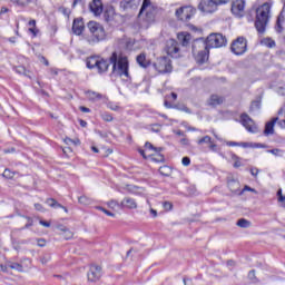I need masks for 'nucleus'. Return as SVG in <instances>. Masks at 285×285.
<instances>
[{
    "mask_svg": "<svg viewBox=\"0 0 285 285\" xmlns=\"http://www.w3.org/2000/svg\"><path fill=\"white\" fill-rule=\"evenodd\" d=\"M36 210H40V213H46V208L41 204H35Z\"/></svg>",
    "mask_w": 285,
    "mask_h": 285,
    "instance_id": "8fccbe9b",
    "label": "nucleus"
},
{
    "mask_svg": "<svg viewBox=\"0 0 285 285\" xmlns=\"http://www.w3.org/2000/svg\"><path fill=\"white\" fill-rule=\"evenodd\" d=\"M147 23H153L155 21V6L150 2V0H144L142 6L139 11V17H144Z\"/></svg>",
    "mask_w": 285,
    "mask_h": 285,
    "instance_id": "0eeeda50",
    "label": "nucleus"
},
{
    "mask_svg": "<svg viewBox=\"0 0 285 285\" xmlns=\"http://www.w3.org/2000/svg\"><path fill=\"white\" fill-rule=\"evenodd\" d=\"M86 26H83V20L80 18H77L73 20L72 24V32L76 33L78 37L83 35Z\"/></svg>",
    "mask_w": 285,
    "mask_h": 285,
    "instance_id": "6ab92c4d",
    "label": "nucleus"
},
{
    "mask_svg": "<svg viewBox=\"0 0 285 285\" xmlns=\"http://www.w3.org/2000/svg\"><path fill=\"white\" fill-rule=\"evenodd\" d=\"M3 177H6V179H12L14 177V171H11L10 169H4Z\"/></svg>",
    "mask_w": 285,
    "mask_h": 285,
    "instance_id": "e433bc0d",
    "label": "nucleus"
},
{
    "mask_svg": "<svg viewBox=\"0 0 285 285\" xmlns=\"http://www.w3.org/2000/svg\"><path fill=\"white\" fill-rule=\"evenodd\" d=\"M136 61L140 68H148L150 66V61L146 59V53H140L137 56Z\"/></svg>",
    "mask_w": 285,
    "mask_h": 285,
    "instance_id": "b1692460",
    "label": "nucleus"
},
{
    "mask_svg": "<svg viewBox=\"0 0 285 285\" xmlns=\"http://www.w3.org/2000/svg\"><path fill=\"white\" fill-rule=\"evenodd\" d=\"M17 149H14V147L10 148V149H4L3 153L4 155H10V153H16Z\"/></svg>",
    "mask_w": 285,
    "mask_h": 285,
    "instance_id": "6e6d98bb",
    "label": "nucleus"
},
{
    "mask_svg": "<svg viewBox=\"0 0 285 285\" xmlns=\"http://www.w3.org/2000/svg\"><path fill=\"white\" fill-rule=\"evenodd\" d=\"M240 121L244 126V128H246V130H248V132H257V125H255V122L253 121V119H250V117L246 114H243L240 116Z\"/></svg>",
    "mask_w": 285,
    "mask_h": 285,
    "instance_id": "2eb2a0df",
    "label": "nucleus"
},
{
    "mask_svg": "<svg viewBox=\"0 0 285 285\" xmlns=\"http://www.w3.org/2000/svg\"><path fill=\"white\" fill-rule=\"evenodd\" d=\"M98 210H101L102 213H105V215H107L108 217H115V214H112L111 212H109L108 209L104 208V207H98Z\"/></svg>",
    "mask_w": 285,
    "mask_h": 285,
    "instance_id": "37998d69",
    "label": "nucleus"
},
{
    "mask_svg": "<svg viewBox=\"0 0 285 285\" xmlns=\"http://www.w3.org/2000/svg\"><path fill=\"white\" fill-rule=\"evenodd\" d=\"M277 121H279V117L273 118L271 121H268L265 125L264 135H273L275 132V124H277Z\"/></svg>",
    "mask_w": 285,
    "mask_h": 285,
    "instance_id": "aec40b11",
    "label": "nucleus"
},
{
    "mask_svg": "<svg viewBox=\"0 0 285 285\" xmlns=\"http://www.w3.org/2000/svg\"><path fill=\"white\" fill-rule=\"evenodd\" d=\"M78 202L79 204H82V206H89V204H91V200L88 198V196H80Z\"/></svg>",
    "mask_w": 285,
    "mask_h": 285,
    "instance_id": "473e14b6",
    "label": "nucleus"
},
{
    "mask_svg": "<svg viewBox=\"0 0 285 285\" xmlns=\"http://www.w3.org/2000/svg\"><path fill=\"white\" fill-rule=\"evenodd\" d=\"M146 150H153L155 154H149V157H151L153 161H164V155L159 154L161 153V148L154 147L153 144L146 142L145 144Z\"/></svg>",
    "mask_w": 285,
    "mask_h": 285,
    "instance_id": "dca6fc26",
    "label": "nucleus"
},
{
    "mask_svg": "<svg viewBox=\"0 0 285 285\" xmlns=\"http://www.w3.org/2000/svg\"><path fill=\"white\" fill-rule=\"evenodd\" d=\"M18 6H28L30 3V0H17Z\"/></svg>",
    "mask_w": 285,
    "mask_h": 285,
    "instance_id": "603ef678",
    "label": "nucleus"
},
{
    "mask_svg": "<svg viewBox=\"0 0 285 285\" xmlns=\"http://www.w3.org/2000/svg\"><path fill=\"white\" fill-rule=\"evenodd\" d=\"M16 72L18 75H24L26 77H30V75H28V71L26 70V67L23 66L16 67Z\"/></svg>",
    "mask_w": 285,
    "mask_h": 285,
    "instance_id": "f704fd0d",
    "label": "nucleus"
},
{
    "mask_svg": "<svg viewBox=\"0 0 285 285\" xmlns=\"http://www.w3.org/2000/svg\"><path fill=\"white\" fill-rule=\"evenodd\" d=\"M161 130V125L156 124L151 126V132H159Z\"/></svg>",
    "mask_w": 285,
    "mask_h": 285,
    "instance_id": "c03bdc74",
    "label": "nucleus"
},
{
    "mask_svg": "<svg viewBox=\"0 0 285 285\" xmlns=\"http://www.w3.org/2000/svg\"><path fill=\"white\" fill-rule=\"evenodd\" d=\"M165 52L168 55V57L177 59V57H179V42H177L175 39L167 40Z\"/></svg>",
    "mask_w": 285,
    "mask_h": 285,
    "instance_id": "9b49d317",
    "label": "nucleus"
},
{
    "mask_svg": "<svg viewBox=\"0 0 285 285\" xmlns=\"http://www.w3.org/2000/svg\"><path fill=\"white\" fill-rule=\"evenodd\" d=\"M59 230L62 232V237H65L66 239H72V232H70V229H66L63 227H58Z\"/></svg>",
    "mask_w": 285,
    "mask_h": 285,
    "instance_id": "7c9ffc66",
    "label": "nucleus"
},
{
    "mask_svg": "<svg viewBox=\"0 0 285 285\" xmlns=\"http://www.w3.org/2000/svg\"><path fill=\"white\" fill-rule=\"evenodd\" d=\"M248 278H249V279H255V271H250V272L248 273Z\"/></svg>",
    "mask_w": 285,
    "mask_h": 285,
    "instance_id": "052dcab7",
    "label": "nucleus"
},
{
    "mask_svg": "<svg viewBox=\"0 0 285 285\" xmlns=\"http://www.w3.org/2000/svg\"><path fill=\"white\" fill-rule=\"evenodd\" d=\"M244 190H248L249 193H257V190H255V189H253V188H250L248 186L244 187L243 193H244Z\"/></svg>",
    "mask_w": 285,
    "mask_h": 285,
    "instance_id": "13d9d810",
    "label": "nucleus"
},
{
    "mask_svg": "<svg viewBox=\"0 0 285 285\" xmlns=\"http://www.w3.org/2000/svg\"><path fill=\"white\" fill-rule=\"evenodd\" d=\"M46 204H48V206H50L51 208H63V205L59 204L56 199L53 198H48L46 200Z\"/></svg>",
    "mask_w": 285,
    "mask_h": 285,
    "instance_id": "cd10ccee",
    "label": "nucleus"
},
{
    "mask_svg": "<svg viewBox=\"0 0 285 285\" xmlns=\"http://www.w3.org/2000/svg\"><path fill=\"white\" fill-rule=\"evenodd\" d=\"M209 150H212V153H217V145L215 142H209Z\"/></svg>",
    "mask_w": 285,
    "mask_h": 285,
    "instance_id": "09e8293b",
    "label": "nucleus"
},
{
    "mask_svg": "<svg viewBox=\"0 0 285 285\" xmlns=\"http://www.w3.org/2000/svg\"><path fill=\"white\" fill-rule=\"evenodd\" d=\"M224 104V97L219 95H212L208 99L209 106H222Z\"/></svg>",
    "mask_w": 285,
    "mask_h": 285,
    "instance_id": "4be33fe9",
    "label": "nucleus"
},
{
    "mask_svg": "<svg viewBox=\"0 0 285 285\" xmlns=\"http://www.w3.org/2000/svg\"><path fill=\"white\" fill-rule=\"evenodd\" d=\"M160 175L168 176V173H170V168L168 166H164L159 168Z\"/></svg>",
    "mask_w": 285,
    "mask_h": 285,
    "instance_id": "79ce46f5",
    "label": "nucleus"
},
{
    "mask_svg": "<svg viewBox=\"0 0 285 285\" xmlns=\"http://www.w3.org/2000/svg\"><path fill=\"white\" fill-rule=\"evenodd\" d=\"M228 3V0H202L198 4V10L206 14L217 12L218 6Z\"/></svg>",
    "mask_w": 285,
    "mask_h": 285,
    "instance_id": "39448f33",
    "label": "nucleus"
},
{
    "mask_svg": "<svg viewBox=\"0 0 285 285\" xmlns=\"http://www.w3.org/2000/svg\"><path fill=\"white\" fill-rule=\"evenodd\" d=\"M155 70L160 75H166V72H173V63L168 57H160L154 63Z\"/></svg>",
    "mask_w": 285,
    "mask_h": 285,
    "instance_id": "6e6552de",
    "label": "nucleus"
},
{
    "mask_svg": "<svg viewBox=\"0 0 285 285\" xmlns=\"http://www.w3.org/2000/svg\"><path fill=\"white\" fill-rule=\"evenodd\" d=\"M175 135H178L179 137H184V131L181 130H174Z\"/></svg>",
    "mask_w": 285,
    "mask_h": 285,
    "instance_id": "0e129e2a",
    "label": "nucleus"
},
{
    "mask_svg": "<svg viewBox=\"0 0 285 285\" xmlns=\"http://www.w3.org/2000/svg\"><path fill=\"white\" fill-rule=\"evenodd\" d=\"M89 10L95 14V17H99L101 12H104V4L101 0H92L89 4Z\"/></svg>",
    "mask_w": 285,
    "mask_h": 285,
    "instance_id": "f3484780",
    "label": "nucleus"
},
{
    "mask_svg": "<svg viewBox=\"0 0 285 285\" xmlns=\"http://www.w3.org/2000/svg\"><path fill=\"white\" fill-rule=\"evenodd\" d=\"M245 8H246V1L244 0H235L232 3V12L235 17H238V19H242V17H244Z\"/></svg>",
    "mask_w": 285,
    "mask_h": 285,
    "instance_id": "f8f14e48",
    "label": "nucleus"
},
{
    "mask_svg": "<svg viewBox=\"0 0 285 285\" xmlns=\"http://www.w3.org/2000/svg\"><path fill=\"white\" fill-rule=\"evenodd\" d=\"M226 146L235 147V146H242V144L237 141H226Z\"/></svg>",
    "mask_w": 285,
    "mask_h": 285,
    "instance_id": "864d4df0",
    "label": "nucleus"
},
{
    "mask_svg": "<svg viewBox=\"0 0 285 285\" xmlns=\"http://www.w3.org/2000/svg\"><path fill=\"white\" fill-rule=\"evenodd\" d=\"M88 33L82 36V39L89 43V46H96L99 41H104L106 39V29L98 22L90 21L88 23Z\"/></svg>",
    "mask_w": 285,
    "mask_h": 285,
    "instance_id": "7ed1b4c3",
    "label": "nucleus"
},
{
    "mask_svg": "<svg viewBox=\"0 0 285 285\" xmlns=\"http://www.w3.org/2000/svg\"><path fill=\"white\" fill-rule=\"evenodd\" d=\"M138 153L146 159V150L144 149H138Z\"/></svg>",
    "mask_w": 285,
    "mask_h": 285,
    "instance_id": "69168bd1",
    "label": "nucleus"
},
{
    "mask_svg": "<svg viewBox=\"0 0 285 285\" xmlns=\"http://www.w3.org/2000/svg\"><path fill=\"white\" fill-rule=\"evenodd\" d=\"M150 214L154 215V217H157V210H155L153 208L150 209Z\"/></svg>",
    "mask_w": 285,
    "mask_h": 285,
    "instance_id": "774afa93",
    "label": "nucleus"
},
{
    "mask_svg": "<svg viewBox=\"0 0 285 285\" xmlns=\"http://www.w3.org/2000/svg\"><path fill=\"white\" fill-rule=\"evenodd\" d=\"M250 175H253V177H257V175H259V169L254 167L250 169Z\"/></svg>",
    "mask_w": 285,
    "mask_h": 285,
    "instance_id": "3c124183",
    "label": "nucleus"
},
{
    "mask_svg": "<svg viewBox=\"0 0 285 285\" xmlns=\"http://www.w3.org/2000/svg\"><path fill=\"white\" fill-rule=\"evenodd\" d=\"M181 164H183V166H190V158L184 157V158L181 159Z\"/></svg>",
    "mask_w": 285,
    "mask_h": 285,
    "instance_id": "de8ad7c7",
    "label": "nucleus"
},
{
    "mask_svg": "<svg viewBox=\"0 0 285 285\" xmlns=\"http://www.w3.org/2000/svg\"><path fill=\"white\" fill-rule=\"evenodd\" d=\"M87 98L90 99V101H100V99L102 98L101 94L97 92V91H87Z\"/></svg>",
    "mask_w": 285,
    "mask_h": 285,
    "instance_id": "393cba45",
    "label": "nucleus"
},
{
    "mask_svg": "<svg viewBox=\"0 0 285 285\" xmlns=\"http://www.w3.org/2000/svg\"><path fill=\"white\" fill-rule=\"evenodd\" d=\"M242 148H266L265 145L257 142H239Z\"/></svg>",
    "mask_w": 285,
    "mask_h": 285,
    "instance_id": "a878e982",
    "label": "nucleus"
},
{
    "mask_svg": "<svg viewBox=\"0 0 285 285\" xmlns=\"http://www.w3.org/2000/svg\"><path fill=\"white\" fill-rule=\"evenodd\" d=\"M29 26H30V28H36L37 21L36 20H30Z\"/></svg>",
    "mask_w": 285,
    "mask_h": 285,
    "instance_id": "680f3d73",
    "label": "nucleus"
},
{
    "mask_svg": "<svg viewBox=\"0 0 285 285\" xmlns=\"http://www.w3.org/2000/svg\"><path fill=\"white\" fill-rule=\"evenodd\" d=\"M29 32H31V35H33V37H37V28H35V27L29 28Z\"/></svg>",
    "mask_w": 285,
    "mask_h": 285,
    "instance_id": "4d7b16f0",
    "label": "nucleus"
},
{
    "mask_svg": "<svg viewBox=\"0 0 285 285\" xmlns=\"http://www.w3.org/2000/svg\"><path fill=\"white\" fill-rule=\"evenodd\" d=\"M271 3L265 2L256 9L255 28L259 35L266 32V26H268V19H271Z\"/></svg>",
    "mask_w": 285,
    "mask_h": 285,
    "instance_id": "20e7f679",
    "label": "nucleus"
},
{
    "mask_svg": "<svg viewBox=\"0 0 285 285\" xmlns=\"http://www.w3.org/2000/svg\"><path fill=\"white\" fill-rule=\"evenodd\" d=\"M88 282H99L101 279V266L91 265L87 274Z\"/></svg>",
    "mask_w": 285,
    "mask_h": 285,
    "instance_id": "4468645a",
    "label": "nucleus"
},
{
    "mask_svg": "<svg viewBox=\"0 0 285 285\" xmlns=\"http://www.w3.org/2000/svg\"><path fill=\"white\" fill-rule=\"evenodd\" d=\"M112 65V71L118 77L122 79H130V63L128 62V57L121 51H114L109 58Z\"/></svg>",
    "mask_w": 285,
    "mask_h": 285,
    "instance_id": "f03ea898",
    "label": "nucleus"
},
{
    "mask_svg": "<svg viewBox=\"0 0 285 285\" xmlns=\"http://www.w3.org/2000/svg\"><path fill=\"white\" fill-rule=\"evenodd\" d=\"M140 2H141V0H121L120 8H122V10H128L130 8H137V6H139Z\"/></svg>",
    "mask_w": 285,
    "mask_h": 285,
    "instance_id": "412c9836",
    "label": "nucleus"
},
{
    "mask_svg": "<svg viewBox=\"0 0 285 285\" xmlns=\"http://www.w3.org/2000/svg\"><path fill=\"white\" fill-rule=\"evenodd\" d=\"M120 208H128V210H135L137 209V200H135V198L125 197L120 202Z\"/></svg>",
    "mask_w": 285,
    "mask_h": 285,
    "instance_id": "a211bd4d",
    "label": "nucleus"
},
{
    "mask_svg": "<svg viewBox=\"0 0 285 285\" xmlns=\"http://www.w3.org/2000/svg\"><path fill=\"white\" fill-rule=\"evenodd\" d=\"M177 37H178V41L181 42V46H188V43H190V39H193L190 33L188 32H180L178 33Z\"/></svg>",
    "mask_w": 285,
    "mask_h": 285,
    "instance_id": "5701e85b",
    "label": "nucleus"
},
{
    "mask_svg": "<svg viewBox=\"0 0 285 285\" xmlns=\"http://www.w3.org/2000/svg\"><path fill=\"white\" fill-rule=\"evenodd\" d=\"M180 144L181 146H190V140L186 137H184L183 139H180Z\"/></svg>",
    "mask_w": 285,
    "mask_h": 285,
    "instance_id": "49530a36",
    "label": "nucleus"
},
{
    "mask_svg": "<svg viewBox=\"0 0 285 285\" xmlns=\"http://www.w3.org/2000/svg\"><path fill=\"white\" fill-rule=\"evenodd\" d=\"M39 224H40V226H45V228H50V223H48L46 220H40Z\"/></svg>",
    "mask_w": 285,
    "mask_h": 285,
    "instance_id": "5fc2aeb1",
    "label": "nucleus"
},
{
    "mask_svg": "<svg viewBox=\"0 0 285 285\" xmlns=\"http://www.w3.org/2000/svg\"><path fill=\"white\" fill-rule=\"evenodd\" d=\"M38 246H40L41 248H43V246H46V240H43V239H38Z\"/></svg>",
    "mask_w": 285,
    "mask_h": 285,
    "instance_id": "bf43d9fd",
    "label": "nucleus"
},
{
    "mask_svg": "<svg viewBox=\"0 0 285 285\" xmlns=\"http://www.w3.org/2000/svg\"><path fill=\"white\" fill-rule=\"evenodd\" d=\"M224 46H226V37L222 33H212L206 40L198 38L191 45L194 59L198 63H206L210 56V48H224Z\"/></svg>",
    "mask_w": 285,
    "mask_h": 285,
    "instance_id": "f257e3e1",
    "label": "nucleus"
},
{
    "mask_svg": "<svg viewBox=\"0 0 285 285\" xmlns=\"http://www.w3.org/2000/svg\"><path fill=\"white\" fill-rule=\"evenodd\" d=\"M127 190H128V193H131L132 195H139L141 193V191H139L140 190L139 187L132 186V185H129L127 187Z\"/></svg>",
    "mask_w": 285,
    "mask_h": 285,
    "instance_id": "72a5a7b5",
    "label": "nucleus"
},
{
    "mask_svg": "<svg viewBox=\"0 0 285 285\" xmlns=\"http://www.w3.org/2000/svg\"><path fill=\"white\" fill-rule=\"evenodd\" d=\"M108 108L109 110H114V112H119V110H121V107H119V105H116L114 102H109Z\"/></svg>",
    "mask_w": 285,
    "mask_h": 285,
    "instance_id": "58836bf2",
    "label": "nucleus"
},
{
    "mask_svg": "<svg viewBox=\"0 0 285 285\" xmlns=\"http://www.w3.org/2000/svg\"><path fill=\"white\" fill-rule=\"evenodd\" d=\"M101 119L104 120V121H112V115H110V114H108V112H104V114H101Z\"/></svg>",
    "mask_w": 285,
    "mask_h": 285,
    "instance_id": "a19ab883",
    "label": "nucleus"
},
{
    "mask_svg": "<svg viewBox=\"0 0 285 285\" xmlns=\"http://www.w3.org/2000/svg\"><path fill=\"white\" fill-rule=\"evenodd\" d=\"M232 159L234 161V168H239L242 166V161L239 160V157H237V155L233 154Z\"/></svg>",
    "mask_w": 285,
    "mask_h": 285,
    "instance_id": "c9c22d12",
    "label": "nucleus"
},
{
    "mask_svg": "<svg viewBox=\"0 0 285 285\" xmlns=\"http://www.w3.org/2000/svg\"><path fill=\"white\" fill-rule=\"evenodd\" d=\"M247 42H246V38L244 37H238L236 40H234L232 42V46H230V50L234 55H244V52H246L247 50Z\"/></svg>",
    "mask_w": 285,
    "mask_h": 285,
    "instance_id": "1a4fd4ad",
    "label": "nucleus"
},
{
    "mask_svg": "<svg viewBox=\"0 0 285 285\" xmlns=\"http://www.w3.org/2000/svg\"><path fill=\"white\" fill-rule=\"evenodd\" d=\"M195 8L187 6V7H180L176 10V17L180 21H190L193 17H195Z\"/></svg>",
    "mask_w": 285,
    "mask_h": 285,
    "instance_id": "9d476101",
    "label": "nucleus"
},
{
    "mask_svg": "<svg viewBox=\"0 0 285 285\" xmlns=\"http://www.w3.org/2000/svg\"><path fill=\"white\" fill-rule=\"evenodd\" d=\"M107 206H108L109 208H117V207H121V204H119V202L112 199V200H109V202L107 203Z\"/></svg>",
    "mask_w": 285,
    "mask_h": 285,
    "instance_id": "4c0bfd02",
    "label": "nucleus"
},
{
    "mask_svg": "<svg viewBox=\"0 0 285 285\" xmlns=\"http://www.w3.org/2000/svg\"><path fill=\"white\" fill-rule=\"evenodd\" d=\"M198 146H204V144H213V138L210 136H204L197 140Z\"/></svg>",
    "mask_w": 285,
    "mask_h": 285,
    "instance_id": "c756f323",
    "label": "nucleus"
},
{
    "mask_svg": "<svg viewBox=\"0 0 285 285\" xmlns=\"http://www.w3.org/2000/svg\"><path fill=\"white\" fill-rule=\"evenodd\" d=\"M277 202L281 204L282 208H285V195L282 194V188L277 190Z\"/></svg>",
    "mask_w": 285,
    "mask_h": 285,
    "instance_id": "c85d7f7f",
    "label": "nucleus"
},
{
    "mask_svg": "<svg viewBox=\"0 0 285 285\" xmlns=\"http://www.w3.org/2000/svg\"><path fill=\"white\" fill-rule=\"evenodd\" d=\"M163 206L165 210H173V203L170 202H165Z\"/></svg>",
    "mask_w": 285,
    "mask_h": 285,
    "instance_id": "a18cd8bd",
    "label": "nucleus"
},
{
    "mask_svg": "<svg viewBox=\"0 0 285 285\" xmlns=\"http://www.w3.org/2000/svg\"><path fill=\"white\" fill-rule=\"evenodd\" d=\"M263 43L265 46H267V48H275V42L273 39L267 38V39L263 40Z\"/></svg>",
    "mask_w": 285,
    "mask_h": 285,
    "instance_id": "ea45409f",
    "label": "nucleus"
},
{
    "mask_svg": "<svg viewBox=\"0 0 285 285\" xmlns=\"http://www.w3.org/2000/svg\"><path fill=\"white\" fill-rule=\"evenodd\" d=\"M80 110H81V112H90V108H87L83 106L80 107Z\"/></svg>",
    "mask_w": 285,
    "mask_h": 285,
    "instance_id": "e2e57ef3",
    "label": "nucleus"
},
{
    "mask_svg": "<svg viewBox=\"0 0 285 285\" xmlns=\"http://www.w3.org/2000/svg\"><path fill=\"white\" fill-rule=\"evenodd\" d=\"M80 126H81L82 128H86V126H88V122H86L85 120H80Z\"/></svg>",
    "mask_w": 285,
    "mask_h": 285,
    "instance_id": "338daca9",
    "label": "nucleus"
},
{
    "mask_svg": "<svg viewBox=\"0 0 285 285\" xmlns=\"http://www.w3.org/2000/svg\"><path fill=\"white\" fill-rule=\"evenodd\" d=\"M236 226L239 228H250V222L246 218H240L237 220Z\"/></svg>",
    "mask_w": 285,
    "mask_h": 285,
    "instance_id": "bb28decb",
    "label": "nucleus"
},
{
    "mask_svg": "<svg viewBox=\"0 0 285 285\" xmlns=\"http://www.w3.org/2000/svg\"><path fill=\"white\" fill-rule=\"evenodd\" d=\"M267 153L274 155V157H284V150L282 149H269Z\"/></svg>",
    "mask_w": 285,
    "mask_h": 285,
    "instance_id": "2f4dec72",
    "label": "nucleus"
},
{
    "mask_svg": "<svg viewBox=\"0 0 285 285\" xmlns=\"http://www.w3.org/2000/svg\"><path fill=\"white\" fill-rule=\"evenodd\" d=\"M2 273H8V271H18V273H26V267L21 263H14L12 261L6 262L4 265H0Z\"/></svg>",
    "mask_w": 285,
    "mask_h": 285,
    "instance_id": "ddd939ff",
    "label": "nucleus"
},
{
    "mask_svg": "<svg viewBox=\"0 0 285 285\" xmlns=\"http://www.w3.org/2000/svg\"><path fill=\"white\" fill-rule=\"evenodd\" d=\"M87 63V68H89L90 70H92L94 68H96L98 70V72H106L108 70V60L99 57V56H91L89 58H87L86 60Z\"/></svg>",
    "mask_w": 285,
    "mask_h": 285,
    "instance_id": "423d86ee",
    "label": "nucleus"
}]
</instances>
